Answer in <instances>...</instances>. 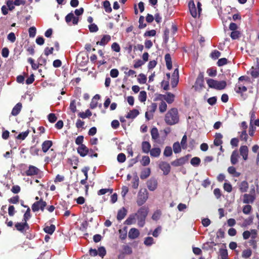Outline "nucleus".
I'll list each match as a JSON object with an SVG mask.
<instances>
[{
  "label": "nucleus",
  "mask_w": 259,
  "mask_h": 259,
  "mask_svg": "<svg viewBox=\"0 0 259 259\" xmlns=\"http://www.w3.org/2000/svg\"><path fill=\"white\" fill-rule=\"evenodd\" d=\"M39 171V169L33 165H30L28 167V169L26 171V174L27 176H31L37 175Z\"/></svg>",
  "instance_id": "nucleus-14"
},
{
  "label": "nucleus",
  "mask_w": 259,
  "mask_h": 259,
  "mask_svg": "<svg viewBox=\"0 0 259 259\" xmlns=\"http://www.w3.org/2000/svg\"><path fill=\"white\" fill-rule=\"evenodd\" d=\"M188 160L187 157H181L172 162L171 164L175 166H179L184 164Z\"/></svg>",
  "instance_id": "nucleus-15"
},
{
  "label": "nucleus",
  "mask_w": 259,
  "mask_h": 259,
  "mask_svg": "<svg viewBox=\"0 0 259 259\" xmlns=\"http://www.w3.org/2000/svg\"><path fill=\"white\" fill-rule=\"evenodd\" d=\"M147 99V94L145 91H142L140 92L139 100L141 102H144Z\"/></svg>",
  "instance_id": "nucleus-41"
},
{
  "label": "nucleus",
  "mask_w": 259,
  "mask_h": 259,
  "mask_svg": "<svg viewBox=\"0 0 259 259\" xmlns=\"http://www.w3.org/2000/svg\"><path fill=\"white\" fill-rule=\"evenodd\" d=\"M252 251L250 249H246L242 251V257L243 258L247 259L251 256Z\"/></svg>",
  "instance_id": "nucleus-37"
},
{
  "label": "nucleus",
  "mask_w": 259,
  "mask_h": 259,
  "mask_svg": "<svg viewBox=\"0 0 259 259\" xmlns=\"http://www.w3.org/2000/svg\"><path fill=\"white\" fill-rule=\"evenodd\" d=\"M248 187V183L246 181H242L239 185V190L242 193L246 192Z\"/></svg>",
  "instance_id": "nucleus-28"
},
{
  "label": "nucleus",
  "mask_w": 259,
  "mask_h": 259,
  "mask_svg": "<svg viewBox=\"0 0 259 259\" xmlns=\"http://www.w3.org/2000/svg\"><path fill=\"white\" fill-rule=\"evenodd\" d=\"M127 213V210L125 209V208L122 207L120 210H118L117 215V219L118 220H122L124 217L126 215Z\"/></svg>",
  "instance_id": "nucleus-29"
},
{
  "label": "nucleus",
  "mask_w": 259,
  "mask_h": 259,
  "mask_svg": "<svg viewBox=\"0 0 259 259\" xmlns=\"http://www.w3.org/2000/svg\"><path fill=\"white\" fill-rule=\"evenodd\" d=\"M139 114V112L137 109L131 110L126 115V118L129 119H134Z\"/></svg>",
  "instance_id": "nucleus-27"
},
{
  "label": "nucleus",
  "mask_w": 259,
  "mask_h": 259,
  "mask_svg": "<svg viewBox=\"0 0 259 259\" xmlns=\"http://www.w3.org/2000/svg\"><path fill=\"white\" fill-rule=\"evenodd\" d=\"M150 169L148 168L144 170H143L141 172L140 177L142 179H146L147 177H148L150 175Z\"/></svg>",
  "instance_id": "nucleus-38"
},
{
  "label": "nucleus",
  "mask_w": 259,
  "mask_h": 259,
  "mask_svg": "<svg viewBox=\"0 0 259 259\" xmlns=\"http://www.w3.org/2000/svg\"><path fill=\"white\" fill-rule=\"evenodd\" d=\"M97 251L99 255L102 257H103L106 253V249L104 247H99Z\"/></svg>",
  "instance_id": "nucleus-55"
},
{
  "label": "nucleus",
  "mask_w": 259,
  "mask_h": 259,
  "mask_svg": "<svg viewBox=\"0 0 259 259\" xmlns=\"http://www.w3.org/2000/svg\"><path fill=\"white\" fill-rule=\"evenodd\" d=\"M53 143L51 141L47 140L44 141L41 145L42 150L44 153H46L52 146Z\"/></svg>",
  "instance_id": "nucleus-17"
},
{
  "label": "nucleus",
  "mask_w": 259,
  "mask_h": 259,
  "mask_svg": "<svg viewBox=\"0 0 259 259\" xmlns=\"http://www.w3.org/2000/svg\"><path fill=\"white\" fill-rule=\"evenodd\" d=\"M147 187L149 190L154 191L157 187V182L155 180H150L147 183Z\"/></svg>",
  "instance_id": "nucleus-19"
},
{
  "label": "nucleus",
  "mask_w": 259,
  "mask_h": 259,
  "mask_svg": "<svg viewBox=\"0 0 259 259\" xmlns=\"http://www.w3.org/2000/svg\"><path fill=\"white\" fill-rule=\"evenodd\" d=\"M239 157L237 151H233L230 158L231 163L233 165L236 164L238 161Z\"/></svg>",
  "instance_id": "nucleus-22"
},
{
  "label": "nucleus",
  "mask_w": 259,
  "mask_h": 259,
  "mask_svg": "<svg viewBox=\"0 0 259 259\" xmlns=\"http://www.w3.org/2000/svg\"><path fill=\"white\" fill-rule=\"evenodd\" d=\"M48 120L51 123H54L57 120V117L54 113H50L48 115Z\"/></svg>",
  "instance_id": "nucleus-63"
},
{
  "label": "nucleus",
  "mask_w": 259,
  "mask_h": 259,
  "mask_svg": "<svg viewBox=\"0 0 259 259\" xmlns=\"http://www.w3.org/2000/svg\"><path fill=\"white\" fill-rule=\"evenodd\" d=\"M133 187L134 189H137L138 187L139 186V178L138 176H136L134 178L133 180Z\"/></svg>",
  "instance_id": "nucleus-61"
},
{
  "label": "nucleus",
  "mask_w": 259,
  "mask_h": 259,
  "mask_svg": "<svg viewBox=\"0 0 259 259\" xmlns=\"http://www.w3.org/2000/svg\"><path fill=\"white\" fill-rule=\"evenodd\" d=\"M28 134H29L28 131H26L24 132L21 133L20 134H19L18 135L17 138L18 139L23 140L28 136Z\"/></svg>",
  "instance_id": "nucleus-53"
},
{
  "label": "nucleus",
  "mask_w": 259,
  "mask_h": 259,
  "mask_svg": "<svg viewBox=\"0 0 259 259\" xmlns=\"http://www.w3.org/2000/svg\"><path fill=\"white\" fill-rule=\"evenodd\" d=\"M111 40V36L109 35H105L103 36L100 41L97 42V45L105 46Z\"/></svg>",
  "instance_id": "nucleus-20"
},
{
  "label": "nucleus",
  "mask_w": 259,
  "mask_h": 259,
  "mask_svg": "<svg viewBox=\"0 0 259 259\" xmlns=\"http://www.w3.org/2000/svg\"><path fill=\"white\" fill-rule=\"evenodd\" d=\"M22 107V106L21 103H17L13 108L11 112V114L13 116L17 115L21 111Z\"/></svg>",
  "instance_id": "nucleus-21"
},
{
  "label": "nucleus",
  "mask_w": 259,
  "mask_h": 259,
  "mask_svg": "<svg viewBox=\"0 0 259 259\" xmlns=\"http://www.w3.org/2000/svg\"><path fill=\"white\" fill-rule=\"evenodd\" d=\"M165 121L168 125H174L177 123L179 120L178 110L171 108L165 116Z\"/></svg>",
  "instance_id": "nucleus-1"
},
{
  "label": "nucleus",
  "mask_w": 259,
  "mask_h": 259,
  "mask_svg": "<svg viewBox=\"0 0 259 259\" xmlns=\"http://www.w3.org/2000/svg\"><path fill=\"white\" fill-rule=\"evenodd\" d=\"M103 7L105 10V11L107 13H110L112 11V9L110 7V4L109 2L106 1L103 3Z\"/></svg>",
  "instance_id": "nucleus-49"
},
{
  "label": "nucleus",
  "mask_w": 259,
  "mask_h": 259,
  "mask_svg": "<svg viewBox=\"0 0 259 259\" xmlns=\"http://www.w3.org/2000/svg\"><path fill=\"white\" fill-rule=\"evenodd\" d=\"M242 236L244 240H247L250 237V244L255 246L256 241L255 239L257 237V231L256 230L251 229L250 231H245L242 234Z\"/></svg>",
  "instance_id": "nucleus-4"
},
{
  "label": "nucleus",
  "mask_w": 259,
  "mask_h": 259,
  "mask_svg": "<svg viewBox=\"0 0 259 259\" xmlns=\"http://www.w3.org/2000/svg\"><path fill=\"white\" fill-rule=\"evenodd\" d=\"M165 60L167 69L170 70L172 68V63L170 55L167 54L165 55Z\"/></svg>",
  "instance_id": "nucleus-33"
},
{
  "label": "nucleus",
  "mask_w": 259,
  "mask_h": 259,
  "mask_svg": "<svg viewBox=\"0 0 259 259\" xmlns=\"http://www.w3.org/2000/svg\"><path fill=\"white\" fill-rule=\"evenodd\" d=\"M227 63H228L227 59L225 58H223L220 59L218 60V61L217 62V64L219 66H222L227 64Z\"/></svg>",
  "instance_id": "nucleus-59"
},
{
  "label": "nucleus",
  "mask_w": 259,
  "mask_h": 259,
  "mask_svg": "<svg viewBox=\"0 0 259 259\" xmlns=\"http://www.w3.org/2000/svg\"><path fill=\"white\" fill-rule=\"evenodd\" d=\"M117 159L119 162L122 163V162H124L126 159V157H125V154L123 153H119L117 155Z\"/></svg>",
  "instance_id": "nucleus-57"
},
{
  "label": "nucleus",
  "mask_w": 259,
  "mask_h": 259,
  "mask_svg": "<svg viewBox=\"0 0 259 259\" xmlns=\"http://www.w3.org/2000/svg\"><path fill=\"white\" fill-rule=\"evenodd\" d=\"M167 109V104L164 101H162L159 105V110L161 113L164 112Z\"/></svg>",
  "instance_id": "nucleus-51"
},
{
  "label": "nucleus",
  "mask_w": 259,
  "mask_h": 259,
  "mask_svg": "<svg viewBox=\"0 0 259 259\" xmlns=\"http://www.w3.org/2000/svg\"><path fill=\"white\" fill-rule=\"evenodd\" d=\"M201 4L199 2L197 4V7L195 6L194 1H191L189 3V11L192 16L196 18L197 16H199L201 11Z\"/></svg>",
  "instance_id": "nucleus-3"
},
{
  "label": "nucleus",
  "mask_w": 259,
  "mask_h": 259,
  "mask_svg": "<svg viewBox=\"0 0 259 259\" xmlns=\"http://www.w3.org/2000/svg\"><path fill=\"white\" fill-rule=\"evenodd\" d=\"M139 235V231L137 229L133 228L130 230L128 236L131 239H135L138 238Z\"/></svg>",
  "instance_id": "nucleus-13"
},
{
  "label": "nucleus",
  "mask_w": 259,
  "mask_h": 259,
  "mask_svg": "<svg viewBox=\"0 0 259 259\" xmlns=\"http://www.w3.org/2000/svg\"><path fill=\"white\" fill-rule=\"evenodd\" d=\"M163 154L165 156L168 157L172 154V149L170 147L167 146L165 148L163 152Z\"/></svg>",
  "instance_id": "nucleus-52"
},
{
  "label": "nucleus",
  "mask_w": 259,
  "mask_h": 259,
  "mask_svg": "<svg viewBox=\"0 0 259 259\" xmlns=\"http://www.w3.org/2000/svg\"><path fill=\"white\" fill-rule=\"evenodd\" d=\"M200 159L199 157H195L191 159L190 162L192 165L197 166L200 164Z\"/></svg>",
  "instance_id": "nucleus-45"
},
{
  "label": "nucleus",
  "mask_w": 259,
  "mask_h": 259,
  "mask_svg": "<svg viewBox=\"0 0 259 259\" xmlns=\"http://www.w3.org/2000/svg\"><path fill=\"white\" fill-rule=\"evenodd\" d=\"M92 115V112L90 110H87L84 112H80L78 114V116L82 118H85L87 117H90Z\"/></svg>",
  "instance_id": "nucleus-39"
},
{
  "label": "nucleus",
  "mask_w": 259,
  "mask_h": 259,
  "mask_svg": "<svg viewBox=\"0 0 259 259\" xmlns=\"http://www.w3.org/2000/svg\"><path fill=\"white\" fill-rule=\"evenodd\" d=\"M69 109L73 113H75L76 111V102L75 100L71 101L69 105Z\"/></svg>",
  "instance_id": "nucleus-43"
},
{
  "label": "nucleus",
  "mask_w": 259,
  "mask_h": 259,
  "mask_svg": "<svg viewBox=\"0 0 259 259\" xmlns=\"http://www.w3.org/2000/svg\"><path fill=\"white\" fill-rule=\"evenodd\" d=\"M159 167L163 171V174L165 175H167L170 171V166L167 162H161L159 164Z\"/></svg>",
  "instance_id": "nucleus-12"
},
{
  "label": "nucleus",
  "mask_w": 259,
  "mask_h": 259,
  "mask_svg": "<svg viewBox=\"0 0 259 259\" xmlns=\"http://www.w3.org/2000/svg\"><path fill=\"white\" fill-rule=\"evenodd\" d=\"M137 214H133L130 215V217L126 220L125 223L126 225L134 224L136 222Z\"/></svg>",
  "instance_id": "nucleus-26"
},
{
  "label": "nucleus",
  "mask_w": 259,
  "mask_h": 259,
  "mask_svg": "<svg viewBox=\"0 0 259 259\" xmlns=\"http://www.w3.org/2000/svg\"><path fill=\"white\" fill-rule=\"evenodd\" d=\"M206 83L210 88L218 90H221L226 87V82L225 81H218L213 79H206Z\"/></svg>",
  "instance_id": "nucleus-2"
},
{
  "label": "nucleus",
  "mask_w": 259,
  "mask_h": 259,
  "mask_svg": "<svg viewBox=\"0 0 259 259\" xmlns=\"http://www.w3.org/2000/svg\"><path fill=\"white\" fill-rule=\"evenodd\" d=\"M157 109V104L155 103H152L148 107V111L151 113H154Z\"/></svg>",
  "instance_id": "nucleus-54"
},
{
  "label": "nucleus",
  "mask_w": 259,
  "mask_h": 259,
  "mask_svg": "<svg viewBox=\"0 0 259 259\" xmlns=\"http://www.w3.org/2000/svg\"><path fill=\"white\" fill-rule=\"evenodd\" d=\"M173 150L175 153H178L181 152V148L179 142H176L173 145Z\"/></svg>",
  "instance_id": "nucleus-48"
},
{
  "label": "nucleus",
  "mask_w": 259,
  "mask_h": 259,
  "mask_svg": "<svg viewBox=\"0 0 259 259\" xmlns=\"http://www.w3.org/2000/svg\"><path fill=\"white\" fill-rule=\"evenodd\" d=\"M15 227L18 231L23 232L28 229V225L27 222H25L24 223H17L15 225Z\"/></svg>",
  "instance_id": "nucleus-18"
},
{
  "label": "nucleus",
  "mask_w": 259,
  "mask_h": 259,
  "mask_svg": "<svg viewBox=\"0 0 259 259\" xmlns=\"http://www.w3.org/2000/svg\"><path fill=\"white\" fill-rule=\"evenodd\" d=\"M250 72L253 77H257L259 76V64L255 67H252L250 70Z\"/></svg>",
  "instance_id": "nucleus-25"
},
{
  "label": "nucleus",
  "mask_w": 259,
  "mask_h": 259,
  "mask_svg": "<svg viewBox=\"0 0 259 259\" xmlns=\"http://www.w3.org/2000/svg\"><path fill=\"white\" fill-rule=\"evenodd\" d=\"M239 152L244 160L248 159V148L246 146H241L239 148Z\"/></svg>",
  "instance_id": "nucleus-11"
},
{
  "label": "nucleus",
  "mask_w": 259,
  "mask_h": 259,
  "mask_svg": "<svg viewBox=\"0 0 259 259\" xmlns=\"http://www.w3.org/2000/svg\"><path fill=\"white\" fill-rule=\"evenodd\" d=\"M206 73L209 76L214 77L217 75V70L213 68H209L207 70Z\"/></svg>",
  "instance_id": "nucleus-56"
},
{
  "label": "nucleus",
  "mask_w": 259,
  "mask_h": 259,
  "mask_svg": "<svg viewBox=\"0 0 259 259\" xmlns=\"http://www.w3.org/2000/svg\"><path fill=\"white\" fill-rule=\"evenodd\" d=\"M55 228L56 227L55 225H51L50 226L45 227L44 229V230L46 233L52 234L54 233Z\"/></svg>",
  "instance_id": "nucleus-35"
},
{
  "label": "nucleus",
  "mask_w": 259,
  "mask_h": 259,
  "mask_svg": "<svg viewBox=\"0 0 259 259\" xmlns=\"http://www.w3.org/2000/svg\"><path fill=\"white\" fill-rule=\"evenodd\" d=\"M65 21L67 23H69L71 21L73 25L77 24L79 18L77 17H75L73 13H69L65 17Z\"/></svg>",
  "instance_id": "nucleus-9"
},
{
  "label": "nucleus",
  "mask_w": 259,
  "mask_h": 259,
  "mask_svg": "<svg viewBox=\"0 0 259 259\" xmlns=\"http://www.w3.org/2000/svg\"><path fill=\"white\" fill-rule=\"evenodd\" d=\"M255 190L254 188H252L250 194H245L243 195V202L244 203L249 204L252 203L255 200Z\"/></svg>",
  "instance_id": "nucleus-6"
},
{
  "label": "nucleus",
  "mask_w": 259,
  "mask_h": 259,
  "mask_svg": "<svg viewBox=\"0 0 259 259\" xmlns=\"http://www.w3.org/2000/svg\"><path fill=\"white\" fill-rule=\"evenodd\" d=\"M119 238L122 240H124L126 238L127 236V231L126 228L124 229H120L119 230Z\"/></svg>",
  "instance_id": "nucleus-46"
},
{
  "label": "nucleus",
  "mask_w": 259,
  "mask_h": 259,
  "mask_svg": "<svg viewBox=\"0 0 259 259\" xmlns=\"http://www.w3.org/2000/svg\"><path fill=\"white\" fill-rule=\"evenodd\" d=\"M148 213L147 209L145 207H141L139 209L137 214V217H142L143 218L146 217Z\"/></svg>",
  "instance_id": "nucleus-32"
},
{
  "label": "nucleus",
  "mask_w": 259,
  "mask_h": 259,
  "mask_svg": "<svg viewBox=\"0 0 259 259\" xmlns=\"http://www.w3.org/2000/svg\"><path fill=\"white\" fill-rule=\"evenodd\" d=\"M111 49L116 52H119L120 51V46L116 42H114L111 45Z\"/></svg>",
  "instance_id": "nucleus-62"
},
{
  "label": "nucleus",
  "mask_w": 259,
  "mask_h": 259,
  "mask_svg": "<svg viewBox=\"0 0 259 259\" xmlns=\"http://www.w3.org/2000/svg\"><path fill=\"white\" fill-rule=\"evenodd\" d=\"M122 70H124V73L128 76H136V71L133 70H128L127 68H123Z\"/></svg>",
  "instance_id": "nucleus-42"
},
{
  "label": "nucleus",
  "mask_w": 259,
  "mask_h": 259,
  "mask_svg": "<svg viewBox=\"0 0 259 259\" xmlns=\"http://www.w3.org/2000/svg\"><path fill=\"white\" fill-rule=\"evenodd\" d=\"M194 87L195 90L199 91L204 88L203 75L202 73H200L198 75Z\"/></svg>",
  "instance_id": "nucleus-7"
},
{
  "label": "nucleus",
  "mask_w": 259,
  "mask_h": 259,
  "mask_svg": "<svg viewBox=\"0 0 259 259\" xmlns=\"http://www.w3.org/2000/svg\"><path fill=\"white\" fill-rule=\"evenodd\" d=\"M89 28L91 32H96L98 30V27L94 23L91 24L89 26Z\"/></svg>",
  "instance_id": "nucleus-60"
},
{
  "label": "nucleus",
  "mask_w": 259,
  "mask_h": 259,
  "mask_svg": "<svg viewBox=\"0 0 259 259\" xmlns=\"http://www.w3.org/2000/svg\"><path fill=\"white\" fill-rule=\"evenodd\" d=\"M161 96L168 104L172 103L174 101L175 96L170 93H167L165 95H161Z\"/></svg>",
  "instance_id": "nucleus-16"
},
{
  "label": "nucleus",
  "mask_w": 259,
  "mask_h": 259,
  "mask_svg": "<svg viewBox=\"0 0 259 259\" xmlns=\"http://www.w3.org/2000/svg\"><path fill=\"white\" fill-rule=\"evenodd\" d=\"M46 205V202L40 199L39 201H38L33 203L32 206V209L33 211H38L39 209H40L41 210H43Z\"/></svg>",
  "instance_id": "nucleus-8"
},
{
  "label": "nucleus",
  "mask_w": 259,
  "mask_h": 259,
  "mask_svg": "<svg viewBox=\"0 0 259 259\" xmlns=\"http://www.w3.org/2000/svg\"><path fill=\"white\" fill-rule=\"evenodd\" d=\"M150 162V158L148 156H144L141 161V163L143 166L148 165Z\"/></svg>",
  "instance_id": "nucleus-44"
},
{
  "label": "nucleus",
  "mask_w": 259,
  "mask_h": 259,
  "mask_svg": "<svg viewBox=\"0 0 259 259\" xmlns=\"http://www.w3.org/2000/svg\"><path fill=\"white\" fill-rule=\"evenodd\" d=\"M228 171L230 174L233 175V176L235 177H238L240 176V173L237 172L236 170L235 167L233 166L229 167L228 168Z\"/></svg>",
  "instance_id": "nucleus-34"
},
{
  "label": "nucleus",
  "mask_w": 259,
  "mask_h": 259,
  "mask_svg": "<svg viewBox=\"0 0 259 259\" xmlns=\"http://www.w3.org/2000/svg\"><path fill=\"white\" fill-rule=\"evenodd\" d=\"M36 28L34 27H31L29 29V35L31 37H34L36 34Z\"/></svg>",
  "instance_id": "nucleus-64"
},
{
  "label": "nucleus",
  "mask_w": 259,
  "mask_h": 259,
  "mask_svg": "<svg viewBox=\"0 0 259 259\" xmlns=\"http://www.w3.org/2000/svg\"><path fill=\"white\" fill-rule=\"evenodd\" d=\"M151 135L152 138L153 140H156L158 139L159 137V133L157 128L156 127L152 128L151 131Z\"/></svg>",
  "instance_id": "nucleus-36"
},
{
  "label": "nucleus",
  "mask_w": 259,
  "mask_h": 259,
  "mask_svg": "<svg viewBox=\"0 0 259 259\" xmlns=\"http://www.w3.org/2000/svg\"><path fill=\"white\" fill-rule=\"evenodd\" d=\"M77 152L82 157H84L89 152V149L84 144H81L77 148Z\"/></svg>",
  "instance_id": "nucleus-10"
},
{
  "label": "nucleus",
  "mask_w": 259,
  "mask_h": 259,
  "mask_svg": "<svg viewBox=\"0 0 259 259\" xmlns=\"http://www.w3.org/2000/svg\"><path fill=\"white\" fill-rule=\"evenodd\" d=\"M223 135L221 133H216L215 135V139L213 141L214 145L218 146L223 143L222 139Z\"/></svg>",
  "instance_id": "nucleus-24"
},
{
  "label": "nucleus",
  "mask_w": 259,
  "mask_h": 259,
  "mask_svg": "<svg viewBox=\"0 0 259 259\" xmlns=\"http://www.w3.org/2000/svg\"><path fill=\"white\" fill-rule=\"evenodd\" d=\"M142 148L144 153H148L150 151L151 145L148 142H143L142 144Z\"/></svg>",
  "instance_id": "nucleus-30"
},
{
  "label": "nucleus",
  "mask_w": 259,
  "mask_h": 259,
  "mask_svg": "<svg viewBox=\"0 0 259 259\" xmlns=\"http://www.w3.org/2000/svg\"><path fill=\"white\" fill-rule=\"evenodd\" d=\"M160 153L161 150L159 148H154L150 151V155L154 157H158Z\"/></svg>",
  "instance_id": "nucleus-31"
},
{
  "label": "nucleus",
  "mask_w": 259,
  "mask_h": 259,
  "mask_svg": "<svg viewBox=\"0 0 259 259\" xmlns=\"http://www.w3.org/2000/svg\"><path fill=\"white\" fill-rule=\"evenodd\" d=\"M224 189L227 192H231L232 190V186L229 183H225L224 184Z\"/></svg>",
  "instance_id": "nucleus-58"
},
{
  "label": "nucleus",
  "mask_w": 259,
  "mask_h": 259,
  "mask_svg": "<svg viewBox=\"0 0 259 259\" xmlns=\"http://www.w3.org/2000/svg\"><path fill=\"white\" fill-rule=\"evenodd\" d=\"M144 243V244L146 246H151L154 243V239L151 237H146L145 239Z\"/></svg>",
  "instance_id": "nucleus-47"
},
{
  "label": "nucleus",
  "mask_w": 259,
  "mask_h": 259,
  "mask_svg": "<svg viewBox=\"0 0 259 259\" xmlns=\"http://www.w3.org/2000/svg\"><path fill=\"white\" fill-rule=\"evenodd\" d=\"M148 198V193L146 190H140L138 194L137 203L139 206L144 204Z\"/></svg>",
  "instance_id": "nucleus-5"
},
{
  "label": "nucleus",
  "mask_w": 259,
  "mask_h": 259,
  "mask_svg": "<svg viewBox=\"0 0 259 259\" xmlns=\"http://www.w3.org/2000/svg\"><path fill=\"white\" fill-rule=\"evenodd\" d=\"M100 96L98 94L94 96V97L92 99V101L90 104V108L91 109H94L97 107L98 101L100 99Z\"/></svg>",
  "instance_id": "nucleus-23"
},
{
  "label": "nucleus",
  "mask_w": 259,
  "mask_h": 259,
  "mask_svg": "<svg viewBox=\"0 0 259 259\" xmlns=\"http://www.w3.org/2000/svg\"><path fill=\"white\" fill-rule=\"evenodd\" d=\"M138 80L140 83L144 84L146 82L147 77L144 74H140L138 78Z\"/></svg>",
  "instance_id": "nucleus-50"
},
{
  "label": "nucleus",
  "mask_w": 259,
  "mask_h": 259,
  "mask_svg": "<svg viewBox=\"0 0 259 259\" xmlns=\"http://www.w3.org/2000/svg\"><path fill=\"white\" fill-rule=\"evenodd\" d=\"M235 91L238 93H241L246 92L247 88L244 85L238 84L236 87Z\"/></svg>",
  "instance_id": "nucleus-40"
}]
</instances>
